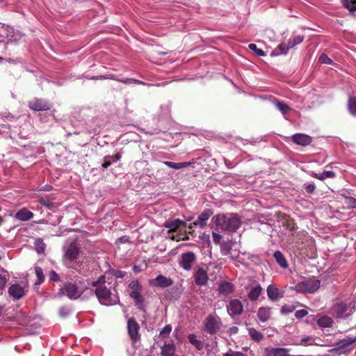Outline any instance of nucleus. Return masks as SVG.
<instances>
[{
  "label": "nucleus",
  "instance_id": "603ef678",
  "mask_svg": "<svg viewBox=\"0 0 356 356\" xmlns=\"http://www.w3.org/2000/svg\"><path fill=\"white\" fill-rule=\"evenodd\" d=\"M92 286L95 287L97 286H105V276L101 275L99 277L97 280L92 282Z\"/></svg>",
  "mask_w": 356,
  "mask_h": 356
},
{
  "label": "nucleus",
  "instance_id": "ddd939ff",
  "mask_svg": "<svg viewBox=\"0 0 356 356\" xmlns=\"http://www.w3.org/2000/svg\"><path fill=\"white\" fill-rule=\"evenodd\" d=\"M227 309L230 316H239L243 311V305L241 300L238 299H232L229 302Z\"/></svg>",
  "mask_w": 356,
  "mask_h": 356
},
{
  "label": "nucleus",
  "instance_id": "c756f323",
  "mask_svg": "<svg viewBox=\"0 0 356 356\" xmlns=\"http://www.w3.org/2000/svg\"><path fill=\"white\" fill-rule=\"evenodd\" d=\"M121 159V154L117 153L113 156L107 155L104 157V163L102 166L104 168H107L111 165L112 163L117 162Z\"/></svg>",
  "mask_w": 356,
  "mask_h": 356
},
{
  "label": "nucleus",
  "instance_id": "58836bf2",
  "mask_svg": "<svg viewBox=\"0 0 356 356\" xmlns=\"http://www.w3.org/2000/svg\"><path fill=\"white\" fill-rule=\"evenodd\" d=\"M343 6L350 12L356 11V0H341Z\"/></svg>",
  "mask_w": 356,
  "mask_h": 356
},
{
  "label": "nucleus",
  "instance_id": "bf43d9fd",
  "mask_svg": "<svg viewBox=\"0 0 356 356\" xmlns=\"http://www.w3.org/2000/svg\"><path fill=\"white\" fill-rule=\"evenodd\" d=\"M294 309L295 307L293 306L284 305L282 307L281 311L282 313L288 314L292 312L294 310Z\"/></svg>",
  "mask_w": 356,
  "mask_h": 356
},
{
  "label": "nucleus",
  "instance_id": "423d86ee",
  "mask_svg": "<svg viewBox=\"0 0 356 356\" xmlns=\"http://www.w3.org/2000/svg\"><path fill=\"white\" fill-rule=\"evenodd\" d=\"M320 283V280L315 277H312L305 281L298 282L295 286L294 289L298 293H313L319 289Z\"/></svg>",
  "mask_w": 356,
  "mask_h": 356
},
{
  "label": "nucleus",
  "instance_id": "9b49d317",
  "mask_svg": "<svg viewBox=\"0 0 356 356\" xmlns=\"http://www.w3.org/2000/svg\"><path fill=\"white\" fill-rule=\"evenodd\" d=\"M140 325L134 317H131L127 321L128 334L134 343H136L140 338L139 333Z\"/></svg>",
  "mask_w": 356,
  "mask_h": 356
},
{
  "label": "nucleus",
  "instance_id": "393cba45",
  "mask_svg": "<svg viewBox=\"0 0 356 356\" xmlns=\"http://www.w3.org/2000/svg\"><path fill=\"white\" fill-rule=\"evenodd\" d=\"M271 316V308L269 307H261L258 309L257 317L261 322H266Z\"/></svg>",
  "mask_w": 356,
  "mask_h": 356
},
{
  "label": "nucleus",
  "instance_id": "a18cd8bd",
  "mask_svg": "<svg viewBox=\"0 0 356 356\" xmlns=\"http://www.w3.org/2000/svg\"><path fill=\"white\" fill-rule=\"evenodd\" d=\"M129 288L131 289V291L143 290L141 284L137 280H132L129 284Z\"/></svg>",
  "mask_w": 356,
  "mask_h": 356
},
{
  "label": "nucleus",
  "instance_id": "680f3d73",
  "mask_svg": "<svg viewBox=\"0 0 356 356\" xmlns=\"http://www.w3.org/2000/svg\"><path fill=\"white\" fill-rule=\"evenodd\" d=\"M50 280L51 281L58 282L60 280V276L54 270L50 273Z\"/></svg>",
  "mask_w": 356,
  "mask_h": 356
},
{
  "label": "nucleus",
  "instance_id": "37998d69",
  "mask_svg": "<svg viewBox=\"0 0 356 356\" xmlns=\"http://www.w3.org/2000/svg\"><path fill=\"white\" fill-rule=\"evenodd\" d=\"M35 273L38 278V282L35 283V284H40L43 282L44 280V275L43 274L42 268L40 266H36L35 268Z\"/></svg>",
  "mask_w": 356,
  "mask_h": 356
},
{
  "label": "nucleus",
  "instance_id": "6ab92c4d",
  "mask_svg": "<svg viewBox=\"0 0 356 356\" xmlns=\"http://www.w3.org/2000/svg\"><path fill=\"white\" fill-rule=\"evenodd\" d=\"M292 141L299 145L307 146L312 143V138L311 136L304 134H296L292 136Z\"/></svg>",
  "mask_w": 356,
  "mask_h": 356
},
{
  "label": "nucleus",
  "instance_id": "f8f14e48",
  "mask_svg": "<svg viewBox=\"0 0 356 356\" xmlns=\"http://www.w3.org/2000/svg\"><path fill=\"white\" fill-rule=\"evenodd\" d=\"M81 250L79 245L76 241H73L69 244L65 252L64 257L70 261H74L78 259Z\"/></svg>",
  "mask_w": 356,
  "mask_h": 356
},
{
  "label": "nucleus",
  "instance_id": "a19ab883",
  "mask_svg": "<svg viewBox=\"0 0 356 356\" xmlns=\"http://www.w3.org/2000/svg\"><path fill=\"white\" fill-rule=\"evenodd\" d=\"M276 108L280 110L283 114H286L290 111L291 108L285 103L280 101H276L275 103Z\"/></svg>",
  "mask_w": 356,
  "mask_h": 356
},
{
  "label": "nucleus",
  "instance_id": "cd10ccee",
  "mask_svg": "<svg viewBox=\"0 0 356 356\" xmlns=\"http://www.w3.org/2000/svg\"><path fill=\"white\" fill-rule=\"evenodd\" d=\"M9 277L8 272L0 267V295L3 294L5 286L9 280Z\"/></svg>",
  "mask_w": 356,
  "mask_h": 356
},
{
  "label": "nucleus",
  "instance_id": "de8ad7c7",
  "mask_svg": "<svg viewBox=\"0 0 356 356\" xmlns=\"http://www.w3.org/2000/svg\"><path fill=\"white\" fill-rule=\"evenodd\" d=\"M118 81L119 82L123 83L124 84H131V83H136V84H142V85L145 84L144 82H143L140 80L135 79L127 78L125 79H118Z\"/></svg>",
  "mask_w": 356,
  "mask_h": 356
},
{
  "label": "nucleus",
  "instance_id": "4c0bfd02",
  "mask_svg": "<svg viewBox=\"0 0 356 356\" xmlns=\"http://www.w3.org/2000/svg\"><path fill=\"white\" fill-rule=\"evenodd\" d=\"M34 246L38 253L42 254L44 252L46 249V245L42 238H37L34 242Z\"/></svg>",
  "mask_w": 356,
  "mask_h": 356
},
{
  "label": "nucleus",
  "instance_id": "412c9836",
  "mask_svg": "<svg viewBox=\"0 0 356 356\" xmlns=\"http://www.w3.org/2000/svg\"><path fill=\"white\" fill-rule=\"evenodd\" d=\"M267 296L271 301H276L283 298V292H280L279 289L274 284H270L266 289Z\"/></svg>",
  "mask_w": 356,
  "mask_h": 356
},
{
  "label": "nucleus",
  "instance_id": "13d9d810",
  "mask_svg": "<svg viewBox=\"0 0 356 356\" xmlns=\"http://www.w3.org/2000/svg\"><path fill=\"white\" fill-rule=\"evenodd\" d=\"M212 237H213V241L216 244H219L222 238L220 234H218L214 232H212Z\"/></svg>",
  "mask_w": 356,
  "mask_h": 356
},
{
  "label": "nucleus",
  "instance_id": "a211bd4d",
  "mask_svg": "<svg viewBox=\"0 0 356 356\" xmlns=\"http://www.w3.org/2000/svg\"><path fill=\"white\" fill-rule=\"evenodd\" d=\"M8 293L15 300H19L25 295V291L19 284H14L8 288Z\"/></svg>",
  "mask_w": 356,
  "mask_h": 356
},
{
  "label": "nucleus",
  "instance_id": "79ce46f5",
  "mask_svg": "<svg viewBox=\"0 0 356 356\" xmlns=\"http://www.w3.org/2000/svg\"><path fill=\"white\" fill-rule=\"evenodd\" d=\"M10 33L11 31L8 26H2L0 28V42L8 38Z\"/></svg>",
  "mask_w": 356,
  "mask_h": 356
},
{
  "label": "nucleus",
  "instance_id": "8fccbe9b",
  "mask_svg": "<svg viewBox=\"0 0 356 356\" xmlns=\"http://www.w3.org/2000/svg\"><path fill=\"white\" fill-rule=\"evenodd\" d=\"M39 202L41 205L47 207V209H51L54 205V203L51 200L43 197L39 200Z\"/></svg>",
  "mask_w": 356,
  "mask_h": 356
},
{
  "label": "nucleus",
  "instance_id": "4d7b16f0",
  "mask_svg": "<svg viewBox=\"0 0 356 356\" xmlns=\"http://www.w3.org/2000/svg\"><path fill=\"white\" fill-rule=\"evenodd\" d=\"M231 246L228 243H225L221 247L222 253L223 255H228L230 253L231 251Z\"/></svg>",
  "mask_w": 356,
  "mask_h": 356
},
{
  "label": "nucleus",
  "instance_id": "338daca9",
  "mask_svg": "<svg viewBox=\"0 0 356 356\" xmlns=\"http://www.w3.org/2000/svg\"><path fill=\"white\" fill-rule=\"evenodd\" d=\"M183 240H186V239H188V236H186L182 238Z\"/></svg>",
  "mask_w": 356,
  "mask_h": 356
},
{
  "label": "nucleus",
  "instance_id": "aec40b11",
  "mask_svg": "<svg viewBox=\"0 0 356 356\" xmlns=\"http://www.w3.org/2000/svg\"><path fill=\"white\" fill-rule=\"evenodd\" d=\"M213 215L211 209L204 210L197 217V219L193 222V225L202 228L207 225L208 219Z\"/></svg>",
  "mask_w": 356,
  "mask_h": 356
},
{
  "label": "nucleus",
  "instance_id": "9d476101",
  "mask_svg": "<svg viewBox=\"0 0 356 356\" xmlns=\"http://www.w3.org/2000/svg\"><path fill=\"white\" fill-rule=\"evenodd\" d=\"M303 41V37L300 35L294 36L288 40L287 43H281L277 49L280 51L277 52V49L272 52V54L278 55L280 54H286L289 49L293 48L297 44H300Z\"/></svg>",
  "mask_w": 356,
  "mask_h": 356
},
{
  "label": "nucleus",
  "instance_id": "09e8293b",
  "mask_svg": "<svg viewBox=\"0 0 356 356\" xmlns=\"http://www.w3.org/2000/svg\"><path fill=\"white\" fill-rule=\"evenodd\" d=\"M248 47L249 49L253 51L257 56H264L265 55L264 51L262 49L257 48L255 44L251 43Z\"/></svg>",
  "mask_w": 356,
  "mask_h": 356
},
{
  "label": "nucleus",
  "instance_id": "0e129e2a",
  "mask_svg": "<svg viewBox=\"0 0 356 356\" xmlns=\"http://www.w3.org/2000/svg\"><path fill=\"white\" fill-rule=\"evenodd\" d=\"M231 330H232V332L236 333V332H237V331H238V327H233L232 328H231Z\"/></svg>",
  "mask_w": 356,
  "mask_h": 356
},
{
  "label": "nucleus",
  "instance_id": "7c9ffc66",
  "mask_svg": "<svg viewBox=\"0 0 356 356\" xmlns=\"http://www.w3.org/2000/svg\"><path fill=\"white\" fill-rule=\"evenodd\" d=\"M347 108L348 112L353 116L356 117V97L350 95L348 97Z\"/></svg>",
  "mask_w": 356,
  "mask_h": 356
},
{
  "label": "nucleus",
  "instance_id": "39448f33",
  "mask_svg": "<svg viewBox=\"0 0 356 356\" xmlns=\"http://www.w3.org/2000/svg\"><path fill=\"white\" fill-rule=\"evenodd\" d=\"M356 342V336L355 337H346L335 343L334 348L332 352L338 355H347L353 349V344Z\"/></svg>",
  "mask_w": 356,
  "mask_h": 356
},
{
  "label": "nucleus",
  "instance_id": "4468645a",
  "mask_svg": "<svg viewBox=\"0 0 356 356\" xmlns=\"http://www.w3.org/2000/svg\"><path fill=\"white\" fill-rule=\"evenodd\" d=\"M174 281L170 277H166L163 275H157L149 281V284L155 287L166 288L173 284Z\"/></svg>",
  "mask_w": 356,
  "mask_h": 356
},
{
  "label": "nucleus",
  "instance_id": "e2e57ef3",
  "mask_svg": "<svg viewBox=\"0 0 356 356\" xmlns=\"http://www.w3.org/2000/svg\"><path fill=\"white\" fill-rule=\"evenodd\" d=\"M311 339L310 337H305L301 339V344H307V341Z\"/></svg>",
  "mask_w": 356,
  "mask_h": 356
},
{
  "label": "nucleus",
  "instance_id": "473e14b6",
  "mask_svg": "<svg viewBox=\"0 0 356 356\" xmlns=\"http://www.w3.org/2000/svg\"><path fill=\"white\" fill-rule=\"evenodd\" d=\"M163 164H164L165 165H166L170 168L179 170V169H181L183 168L188 167L189 165H191V162L174 163V162H171V161H163Z\"/></svg>",
  "mask_w": 356,
  "mask_h": 356
},
{
  "label": "nucleus",
  "instance_id": "c85d7f7f",
  "mask_svg": "<svg viewBox=\"0 0 356 356\" xmlns=\"http://www.w3.org/2000/svg\"><path fill=\"white\" fill-rule=\"evenodd\" d=\"M274 258L276 261V262L279 264V266L286 269L288 268L289 264L288 262L284 257V255L279 250H277L274 252Z\"/></svg>",
  "mask_w": 356,
  "mask_h": 356
},
{
  "label": "nucleus",
  "instance_id": "20e7f679",
  "mask_svg": "<svg viewBox=\"0 0 356 356\" xmlns=\"http://www.w3.org/2000/svg\"><path fill=\"white\" fill-rule=\"evenodd\" d=\"M222 321L219 316L208 315L203 321L204 330L211 335L216 334L222 327Z\"/></svg>",
  "mask_w": 356,
  "mask_h": 356
},
{
  "label": "nucleus",
  "instance_id": "69168bd1",
  "mask_svg": "<svg viewBox=\"0 0 356 356\" xmlns=\"http://www.w3.org/2000/svg\"><path fill=\"white\" fill-rule=\"evenodd\" d=\"M3 222V218L0 216V226L2 225Z\"/></svg>",
  "mask_w": 356,
  "mask_h": 356
},
{
  "label": "nucleus",
  "instance_id": "5fc2aeb1",
  "mask_svg": "<svg viewBox=\"0 0 356 356\" xmlns=\"http://www.w3.org/2000/svg\"><path fill=\"white\" fill-rule=\"evenodd\" d=\"M346 203L351 208L356 209V199L353 197L345 196Z\"/></svg>",
  "mask_w": 356,
  "mask_h": 356
},
{
  "label": "nucleus",
  "instance_id": "052dcab7",
  "mask_svg": "<svg viewBox=\"0 0 356 356\" xmlns=\"http://www.w3.org/2000/svg\"><path fill=\"white\" fill-rule=\"evenodd\" d=\"M305 186V191L308 193H312L315 189V185L314 184H307Z\"/></svg>",
  "mask_w": 356,
  "mask_h": 356
},
{
  "label": "nucleus",
  "instance_id": "c03bdc74",
  "mask_svg": "<svg viewBox=\"0 0 356 356\" xmlns=\"http://www.w3.org/2000/svg\"><path fill=\"white\" fill-rule=\"evenodd\" d=\"M172 331V327L170 325H166L165 327L161 330L159 337L162 339H165L169 336Z\"/></svg>",
  "mask_w": 356,
  "mask_h": 356
},
{
  "label": "nucleus",
  "instance_id": "6e6552de",
  "mask_svg": "<svg viewBox=\"0 0 356 356\" xmlns=\"http://www.w3.org/2000/svg\"><path fill=\"white\" fill-rule=\"evenodd\" d=\"M58 294L60 296H66L70 299L73 300L79 298L81 292L76 283L67 282L64 283L63 286L59 289Z\"/></svg>",
  "mask_w": 356,
  "mask_h": 356
},
{
  "label": "nucleus",
  "instance_id": "ea45409f",
  "mask_svg": "<svg viewBox=\"0 0 356 356\" xmlns=\"http://www.w3.org/2000/svg\"><path fill=\"white\" fill-rule=\"evenodd\" d=\"M24 38V35L21 33L19 31L13 32V34L10 35V38L8 40V42H14L17 43L21 40H23Z\"/></svg>",
  "mask_w": 356,
  "mask_h": 356
},
{
  "label": "nucleus",
  "instance_id": "a878e982",
  "mask_svg": "<svg viewBox=\"0 0 356 356\" xmlns=\"http://www.w3.org/2000/svg\"><path fill=\"white\" fill-rule=\"evenodd\" d=\"M33 217V213L28 209L24 208L19 209L15 215V218L22 221H26Z\"/></svg>",
  "mask_w": 356,
  "mask_h": 356
},
{
  "label": "nucleus",
  "instance_id": "0eeeda50",
  "mask_svg": "<svg viewBox=\"0 0 356 356\" xmlns=\"http://www.w3.org/2000/svg\"><path fill=\"white\" fill-rule=\"evenodd\" d=\"M163 226L165 228L169 229V231L168 232L169 237L173 241H180L181 237L179 236H175L173 233L181 228H185L186 227V223L179 219L168 220L164 222Z\"/></svg>",
  "mask_w": 356,
  "mask_h": 356
},
{
  "label": "nucleus",
  "instance_id": "774afa93",
  "mask_svg": "<svg viewBox=\"0 0 356 356\" xmlns=\"http://www.w3.org/2000/svg\"><path fill=\"white\" fill-rule=\"evenodd\" d=\"M2 309H3V307H1L0 306V316L2 314Z\"/></svg>",
  "mask_w": 356,
  "mask_h": 356
},
{
  "label": "nucleus",
  "instance_id": "72a5a7b5",
  "mask_svg": "<svg viewBox=\"0 0 356 356\" xmlns=\"http://www.w3.org/2000/svg\"><path fill=\"white\" fill-rule=\"evenodd\" d=\"M333 323V320L327 316H323L317 321V325L321 327H330Z\"/></svg>",
  "mask_w": 356,
  "mask_h": 356
},
{
  "label": "nucleus",
  "instance_id": "c9c22d12",
  "mask_svg": "<svg viewBox=\"0 0 356 356\" xmlns=\"http://www.w3.org/2000/svg\"><path fill=\"white\" fill-rule=\"evenodd\" d=\"M248 333L250 338L254 341L259 342L264 339L263 334L253 327L248 329Z\"/></svg>",
  "mask_w": 356,
  "mask_h": 356
},
{
  "label": "nucleus",
  "instance_id": "b1692460",
  "mask_svg": "<svg viewBox=\"0 0 356 356\" xmlns=\"http://www.w3.org/2000/svg\"><path fill=\"white\" fill-rule=\"evenodd\" d=\"M234 285L231 282L227 281L222 282L219 284L218 289L219 293L224 296H228L232 293L234 292Z\"/></svg>",
  "mask_w": 356,
  "mask_h": 356
},
{
  "label": "nucleus",
  "instance_id": "f704fd0d",
  "mask_svg": "<svg viewBox=\"0 0 356 356\" xmlns=\"http://www.w3.org/2000/svg\"><path fill=\"white\" fill-rule=\"evenodd\" d=\"M312 176L320 180H324L326 178H334L336 174L333 171H324L321 173L312 172Z\"/></svg>",
  "mask_w": 356,
  "mask_h": 356
},
{
  "label": "nucleus",
  "instance_id": "7ed1b4c3",
  "mask_svg": "<svg viewBox=\"0 0 356 356\" xmlns=\"http://www.w3.org/2000/svg\"><path fill=\"white\" fill-rule=\"evenodd\" d=\"M100 304L105 306L115 305L120 302L119 299L113 300L111 292L106 286H97L94 291Z\"/></svg>",
  "mask_w": 356,
  "mask_h": 356
},
{
  "label": "nucleus",
  "instance_id": "f257e3e1",
  "mask_svg": "<svg viewBox=\"0 0 356 356\" xmlns=\"http://www.w3.org/2000/svg\"><path fill=\"white\" fill-rule=\"evenodd\" d=\"M213 218L217 228L227 232H236L242 224L241 218L237 213L218 214Z\"/></svg>",
  "mask_w": 356,
  "mask_h": 356
},
{
  "label": "nucleus",
  "instance_id": "e433bc0d",
  "mask_svg": "<svg viewBox=\"0 0 356 356\" xmlns=\"http://www.w3.org/2000/svg\"><path fill=\"white\" fill-rule=\"evenodd\" d=\"M188 339L189 342L193 344L198 350H200L203 348V343L201 341L197 339L195 334H190L188 336Z\"/></svg>",
  "mask_w": 356,
  "mask_h": 356
},
{
  "label": "nucleus",
  "instance_id": "2eb2a0df",
  "mask_svg": "<svg viewBox=\"0 0 356 356\" xmlns=\"http://www.w3.org/2000/svg\"><path fill=\"white\" fill-rule=\"evenodd\" d=\"M29 107L31 110L36 111H43L50 109L49 103L41 99H34L29 102Z\"/></svg>",
  "mask_w": 356,
  "mask_h": 356
},
{
  "label": "nucleus",
  "instance_id": "1a4fd4ad",
  "mask_svg": "<svg viewBox=\"0 0 356 356\" xmlns=\"http://www.w3.org/2000/svg\"><path fill=\"white\" fill-rule=\"evenodd\" d=\"M197 260V256L191 251L182 253L179 260L180 266L185 270L189 271L192 269L193 264Z\"/></svg>",
  "mask_w": 356,
  "mask_h": 356
},
{
  "label": "nucleus",
  "instance_id": "2f4dec72",
  "mask_svg": "<svg viewBox=\"0 0 356 356\" xmlns=\"http://www.w3.org/2000/svg\"><path fill=\"white\" fill-rule=\"evenodd\" d=\"M175 352V346L172 343H165L161 348L162 356H173Z\"/></svg>",
  "mask_w": 356,
  "mask_h": 356
},
{
  "label": "nucleus",
  "instance_id": "864d4df0",
  "mask_svg": "<svg viewBox=\"0 0 356 356\" xmlns=\"http://www.w3.org/2000/svg\"><path fill=\"white\" fill-rule=\"evenodd\" d=\"M321 63L331 64L332 60L325 54H322L318 59Z\"/></svg>",
  "mask_w": 356,
  "mask_h": 356
},
{
  "label": "nucleus",
  "instance_id": "6e6d98bb",
  "mask_svg": "<svg viewBox=\"0 0 356 356\" xmlns=\"http://www.w3.org/2000/svg\"><path fill=\"white\" fill-rule=\"evenodd\" d=\"M308 314V312L305 309H300L296 312L295 316L297 318H302Z\"/></svg>",
  "mask_w": 356,
  "mask_h": 356
},
{
  "label": "nucleus",
  "instance_id": "f3484780",
  "mask_svg": "<svg viewBox=\"0 0 356 356\" xmlns=\"http://www.w3.org/2000/svg\"><path fill=\"white\" fill-rule=\"evenodd\" d=\"M143 290L131 291L129 296L134 300L135 305L139 310H145V298L141 295Z\"/></svg>",
  "mask_w": 356,
  "mask_h": 356
},
{
  "label": "nucleus",
  "instance_id": "f03ea898",
  "mask_svg": "<svg viewBox=\"0 0 356 356\" xmlns=\"http://www.w3.org/2000/svg\"><path fill=\"white\" fill-rule=\"evenodd\" d=\"M355 311L353 302H338L332 307V314L339 318H346L350 316Z\"/></svg>",
  "mask_w": 356,
  "mask_h": 356
},
{
  "label": "nucleus",
  "instance_id": "bb28decb",
  "mask_svg": "<svg viewBox=\"0 0 356 356\" xmlns=\"http://www.w3.org/2000/svg\"><path fill=\"white\" fill-rule=\"evenodd\" d=\"M262 291V288L260 284L250 289L248 293V297L251 301H256L259 299Z\"/></svg>",
  "mask_w": 356,
  "mask_h": 356
},
{
  "label": "nucleus",
  "instance_id": "4be33fe9",
  "mask_svg": "<svg viewBox=\"0 0 356 356\" xmlns=\"http://www.w3.org/2000/svg\"><path fill=\"white\" fill-rule=\"evenodd\" d=\"M289 352L285 348H266L264 356H289Z\"/></svg>",
  "mask_w": 356,
  "mask_h": 356
},
{
  "label": "nucleus",
  "instance_id": "5701e85b",
  "mask_svg": "<svg viewBox=\"0 0 356 356\" xmlns=\"http://www.w3.org/2000/svg\"><path fill=\"white\" fill-rule=\"evenodd\" d=\"M280 220L282 221V225L285 227L290 232L295 231L297 229V225L294 220L290 216L285 213H280Z\"/></svg>",
  "mask_w": 356,
  "mask_h": 356
},
{
  "label": "nucleus",
  "instance_id": "3c124183",
  "mask_svg": "<svg viewBox=\"0 0 356 356\" xmlns=\"http://www.w3.org/2000/svg\"><path fill=\"white\" fill-rule=\"evenodd\" d=\"M222 356H247L245 354L241 351H234L229 349L227 352L225 353Z\"/></svg>",
  "mask_w": 356,
  "mask_h": 356
},
{
  "label": "nucleus",
  "instance_id": "49530a36",
  "mask_svg": "<svg viewBox=\"0 0 356 356\" xmlns=\"http://www.w3.org/2000/svg\"><path fill=\"white\" fill-rule=\"evenodd\" d=\"M109 273L117 278H123L126 275V272L120 270L110 269Z\"/></svg>",
  "mask_w": 356,
  "mask_h": 356
},
{
  "label": "nucleus",
  "instance_id": "dca6fc26",
  "mask_svg": "<svg viewBox=\"0 0 356 356\" xmlns=\"http://www.w3.org/2000/svg\"><path fill=\"white\" fill-rule=\"evenodd\" d=\"M194 279L196 285L205 286L209 280L207 270L199 268L194 274Z\"/></svg>",
  "mask_w": 356,
  "mask_h": 356
}]
</instances>
